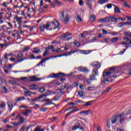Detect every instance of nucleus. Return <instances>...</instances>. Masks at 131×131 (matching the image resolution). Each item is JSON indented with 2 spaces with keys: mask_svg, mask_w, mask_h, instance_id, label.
Wrapping results in <instances>:
<instances>
[{
  "mask_svg": "<svg viewBox=\"0 0 131 131\" xmlns=\"http://www.w3.org/2000/svg\"><path fill=\"white\" fill-rule=\"evenodd\" d=\"M40 111L41 112H46V111H48V108L46 107L41 108L40 109Z\"/></svg>",
  "mask_w": 131,
  "mask_h": 131,
  "instance_id": "nucleus-53",
  "label": "nucleus"
},
{
  "mask_svg": "<svg viewBox=\"0 0 131 131\" xmlns=\"http://www.w3.org/2000/svg\"><path fill=\"white\" fill-rule=\"evenodd\" d=\"M96 20V16L95 15H92L90 18V21L91 22H94Z\"/></svg>",
  "mask_w": 131,
  "mask_h": 131,
  "instance_id": "nucleus-31",
  "label": "nucleus"
},
{
  "mask_svg": "<svg viewBox=\"0 0 131 131\" xmlns=\"http://www.w3.org/2000/svg\"><path fill=\"white\" fill-rule=\"evenodd\" d=\"M8 46H9V45H8V43H6V44H1V43H0V47H1V48L2 49H4V47H8Z\"/></svg>",
  "mask_w": 131,
  "mask_h": 131,
  "instance_id": "nucleus-54",
  "label": "nucleus"
},
{
  "mask_svg": "<svg viewBox=\"0 0 131 131\" xmlns=\"http://www.w3.org/2000/svg\"><path fill=\"white\" fill-rule=\"evenodd\" d=\"M108 22H115V23H117V18L113 17V16H109L108 17Z\"/></svg>",
  "mask_w": 131,
  "mask_h": 131,
  "instance_id": "nucleus-10",
  "label": "nucleus"
},
{
  "mask_svg": "<svg viewBox=\"0 0 131 131\" xmlns=\"http://www.w3.org/2000/svg\"><path fill=\"white\" fill-rule=\"evenodd\" d=\"M23 100H25V97H17L15 99V101H16V102H20V101H22Z\"/></svg>",
  "mask_w": 131,
  "mask_h": 131,
  "instance_id": "nucleus-29",
  "label": "nucleus"
},
{
  "mask_svg": "<svg viewBox=\"0 0 131 131\" xmlns=\"http://www.w3.org/2000/svg\"><path fill=\"white\" fill-rule=\"evenodd\" d=\"M46 89L45 88H41L39 90V92H40V93H44Z\"/></svg>",
  "mask_w": 131,
  "mask_h": 131,
  "instance_id": "nucleus-49",
  "label": "nucleus"
},
{
  "mask_svg": "<svg viewBox=\"0 0 131 131\" xmlns=\"http://www.w3.org/2000/svg\"><path fill=\"white\" fill-rule=\"evenodd\" d=\"M16 118H19V123H22L24 122V118L23 117H21V115H18L17 117Z\"/></svg>",
  "mask_w": 131,
  "mask_h": 131,
  "instance_id": "nucleus-25",
  "label": "nucleus"
},
{
  "mask_svg": "<svg viewBox=\"0 0 131 131\" xmlns=\"http://www.w3.org/2000/svg\"><path fill=\"white\" fill-rule=\"evenodd\" d=\"M115 69H116V67H113L108 68V70H109V71H115Z\"/></svg>",
  "mask_w": 131,
  "mask_h": 131,
  "instance_id": "nucleus-47",
  "label": "nucleus"
},
{
  "mask_svg": "<svg viewBox=\"0 0 131 131\" xmlns=\"http://www.w3.org/2000/svg\"><path fill=\"white\" fill-rule=\"evenodd\" d=\"M77 111H79V109L77 108L76 110H73V111H71V112L67 113L65 116V118H67L70 114H71L72 113H74V112H77Z\"/></svg>",
  "mask_w": 131,
  "mask_h": 131,
  "instance_id": "nucleus-18",
  "label": "nucleus"
},
{
  "mask_svg": "<svg viewBox=\"0 0 131 131\" xmlns=\"http://www.w3.org/2000/svg\"><path fill=\"white\" fill-rule=\"evenodd\" d=\"M65 76V73H58L57 74L51 73L49 75V78H60L61 77H64Z\"/></svg>",
  "mask_w": 131,
  "mask_h": 131,
  "instance_id": "nucleus-2",
  "label": "nucleus"
},
{
  "mask_svg": "<svg viewBox=\"0 0 131 131\" xmlns=\"http://www.w3.org/2000/svg\"><path fill=\"white\" fill-rule=\"evenodd\" d=\"M76 19L78 22H81L82 21L81 20V17H80V15H77Z\"/></svg>",
  "mask_w": 131,
  "mask_h": 131,
  "instance_id": "nucleus-36",
  "label": "nucleus"
},
{
  "mask_svg": "<svg viewBox=\"0 0 131 131\" xmlns=\"http://www.w3.org/2000/svg\"><path fill=\"white\" fill-rule=\"evenodd\" d=\"M20 79L21 80H26V81H28V78L27 77H21Z\"/></svg>",
  "mask_w": 131,
  "mask_h": 131,
  "instance_id": "nucleus-59",
  "label": "nucleus"
},
{
  "mask_svg": "<svg viewBox=\"0 0 131 131\" xmlns=\"http://www.w3.org/2000/svg\"><path fill=\"white\" fill-rule=\"evenodd\" d=\"M30 90H36V85L35 84H33L30 86Z\"/></svg>",
  "mask_w": 131,
  "mask_h": 131,
  "instance_id": "nucleus-40",
  "label": "nucleus"
},
{
  "mask_svg": "<svg viewBox=\"0 0 131 131\" xmlns=\"http://www.w3.org/2000/svg\"><path fill=\"white\" fill-rule=\"evenodd\" d=\"M71 35V33H64L62 36L61 38H63L64 39H66V38H68V37H69Z\"/></svg>",
  "mask_w": 131,
  "mask_h": 131,
  "instance_id": "nucleus-21",
  "label": "nucleus"
},
{
  "mask_svg": "<svg viewBox=\"0 0 131 131\" xmlns=\"http://www.w3.org/2000/svg\"><path fill=\"white\" fill-rule=\"evenodd\" d=\"M77 69L78 71H80V72H84V73H89V72L90 71V70L85 67H78Z\"/></svg>",
  "mask_w": 131,
  "mask_h": 131,
  "instance_id": "nucleus-5",
  "label": "nucleus"
},
{
  "mask_svg": "<svg viewBox=\"0 0 131 131\" xmlns=\"http://www.w3.org/2000/svg\"><path fill=\"white\" fill-rule=\"evenodd\" d=\"M2 92H3V93H8V89L6 87H3L2 89Z\"/></svg>",
  "mask_w": 131,
  "mask_h": 131,
  "instance_id": "nucleus-45",
  "label": "nucleus"
},
{
  "mask_svg": "<svg viewBox=\"0 0 131 131\" xmlns=\"http://www.w3.org/2000/svg\"><path fill=\"white\" fill-rule=\"evenodd\" d=\"M54 3H56L58 5V6H62V3H61V2L58 0L54 1Z\"/></svg>",
  "mask_w": 131,
  "mask_h": 131,
  "instance_id": "nucleus-44",
  "label": "nucleus"
},
{
  "mask_svg": "<svg viewBox=\"0 0 131 131\" xmlns=\"http://www.w3.org/2000/svg\"><path fill=\"white\" fill-rule=\"evenodd\" d=\"M118 40V37H113L112 40L111 41H112V42H115L116 41H117Z\"/></svg>",
  "mask_w": 131,
  "mask_h": 131,
  "instance_id": "nucleus-46",
  "label": "nucleus"
},
{
  "mask_svg": "<svg viewBox=\"0 0 131 131\" xmlns=\"http://www.w3.org/2000/svg\"><path fill=\"white\" fill-rule=\"evenodd\" d=\"M100 1L98 2V4H101V5L103 4H105V3H107L108 2L107 0H99Z\"/></svg>",
  "mask_w": 131,
  "mask_h": 131,
  "instance_id": "nucleus-38",
  "label": "nucleus"
},
{
  "mask_svg": "<svg viewBox=\"0 0 131 131\" xmlns=\"http://www.w3.org/2000/svg\"><path fill=\"white\" fill-rule=\"evenodd\" d=\"M48 60V58H46L45 59H42L38 64V66H39L40 65H42L45 62H46V60Z\"/></svg>",
  "mask_w": 131,
  "mask_h": 131,
  "instance_id": "nucleus-41",
  "label": "nucleus"
},
{
  "mask_svg": "<svg viewBox=\"0 0 131 131\" xmlns=\"http://www.w3.org/2000/svg\"><path fill=\"white\" fill-rule=\"evenodd\" d=\"M60 98H61V96H59V95H56L53 97V100L56 101H59Z\"/></svg>",
  "mask_w": 131,
  "mask_h": 131,
  "instance_id": "nucleus-30",
  "label": "nucleus"
},
{
  "mask_svg": "<svg viewBox=\"0 0 131 131\" xmlns=\"http://www.w3.org/2000/svg\"><path fill=\"white\" fill-rule=\"evenodd\" d=\"M89 113L93 114V112H92L91 110H89L88 111H83L79 113V114H83L85 116L89 115Z\"/></svg>",
  "mask_w": 131,
  "mask_h": 131,
  "instance_id": "nucleus-9",
  "label": "nucleus"
},
{
  "mask_svg": "<svg viewBox=\"0 0 131 131\" xmlns=\"http://www.w3.org/2000/svg\"><path fill=\"white\" fill-rule=\"evenodd\" d=\"M86 4L91 10H92V9H93V6L92 5V2H86Z\"/></svg>",
  "mask_w": 131,
  "mask_h": 131,
  "instance_id": "nucleus-32",
  "label": "nucleus"
},
{
  "mask_svg": "<svg viewBox=\"0 0 131 131\" xmlns=\"http://www.w3.org/2000/svg\"><path fill=\"white\" fill-rule=\"evenodd\" d=\"M78 128H80L81 130L84 131L83 127L81 126V121H80L77 122L75 124V125L73 126L72 130H76V129H78Z\"/></svg>",
  "mask_w": 131,
  "mask_h": 131,
  "instance_id": "nucleus-3",
  "label": "nucleus"
},
{
  "mask_svg": "<svg viewBox=\"0 0 131 131\" xmlns=\"http://www.w3.org/2000/svg\"><path fill=\"white\" fill-rule=\"evenodd\" d=\"M93 101H90L86 102V104H84V107H89V106H92L93 105Z\"/></svg>",
  "mask_w": 131,
  "mask_h": 131,
  "instance_id": "nucleus-26",
  "label": "nucleus"
},
{
  "mask_svg": "<svg viewBox=\"0 0 131 131\" xmlns=\"http://www.w3.org/2000/svg\"><path fill=\"white\" fill-rule=\"evenodd\" d=\"M73 43L75 45V46H77V47H79V43H78V42H77V41H74L73 42Z\"/></svg>",
  "mask_w": 131,
  "mask_h": 131,
  "instance_id": "nucleus-63",
  "label": "nucleus"
},
{
  "mask_svg": "<svg viewBox=\"0 0 131 131\" xmlns=\"http://www.w3.org/2000/svg\"><path fill=\"white\" fill-rule=\"evenodd\" d=\"M15 19L17 21L18 24L19 26H21V21H22V17H19L17 16H15Z\"/></svg>",
  "mask_w": 131,
  "mask_h": 131,
  "instance_id": "nucleus-22",
  "label": "nucleus"
},
{
  "mask_svg": "<svg viewBox=\"0 0 131 131\" xmlns=\"http://www.w3.org/2000/svg\"><path fill=\"white\" fill-rule=\"evenodd\" d=\"M102 33H103V34H108V31H106V30L103 29Z\"/></svg>",
  "mask_w": 131,
  "mask_h": 131,
  "instance_id": "nucleus-64",
  "label": "nucleus"
},
{
  "mask_svg": "<svg viewBox=\"0 0 131 131\" xmlns=\"http://www.w3.org/2000/svg\"><path fill=\"white\" fill-rule=\"evenodd\" d=\"M60 20H62L64 18V11H62L60 12Z\"/></svg>",
  "mask_w": 131,
  "mask_h": 131,
  "instance_id": "nucleus-37",
  "label": "nucleus"
},
{
  "mask_svg": "<svg viewBox=\"0 0 131 131\" xmlns=\"http://www.w3.org/2000/svg\"><path fill=\"white\" fill-rule=\"evenodd\" d=\"M32 95V92L30 91L25 92V96H31Z\"/></svg>",
  "mask_w": 131,
  "mask_h": 131,
  "instance_id": "nucleus-33",
  "label": "nucleus"
},
{
  "mask_svg": "<svg viewBox=\"0 0 131 131\" xmlns=\"http://www.w3.org/2000/svg\"><path fill=\"white\" fill-rule=\"evenodd\" d=\"M29 50H30V47L26 46L24 48V50H23V52H26L27 51H29Z\"/></svg>",
  "mask_w": 131,
  "mask_h": 131,
  "instance_id": "nucleus-39",
  "label": "nucleus"
},
{
  "mask_svg": "<svg viewBox=\"0 0 131 131\" xmlns=\"http://www.w3.org/2000/svg\"><path fill=\"white\" fill-rule=\"evenodd\" d=\"M16 60L17 62H22V61H24V58L22 57V55L18 54L16 58Z\"/></svg>",
  "mask_w": 131,
  "mask_h": 131,
  "instance_id": "nucleus-11",
  "label": "nucleus"
},
{
  "mask_svg": "<svg viewBox=\"0 0 131 131\" xmlns=\"http://www.w3.org/2000/svg\"><path fill=\"white\" fill-rule=\"evenodd\" d=\"M78 52V50L76 49L75 50H73L71 51H69L66 53H64L63 54V56H70V55H72V54H74L75 53H77Z\"/></svg>",
  "mask_w": 131,
  "mask_h": 131,
  "instance_id": "nucleus-7",
  "label": "nucleus"
},
{
  "mask_svg": "<svg viewBox=\"0 0 131 131\" xmlns=\"http://www.w3.org/2000/svg\"><path fill=\"white\" fill-rule=\"evenodd\" d=\"M122 116H123V115H120L119 116L120 123H122V122H123V117Z\"/></svg>",
  "mask_w": 131,
  "mask_h": 131,
  "instance_id": "nucleus-43",
  "label": "nucleus"
},
{
  "mask_svg": "<svg viewBox=\"0 0 131 131\" xmlns=\"http://www.w3.org/2000/svg\"><path fill=\"white\" fill-rule=\"evenodd\" d=\"M49 49L51 50V52H56V49H55V47L53 46H49Z\"/></svg>",
  "mask_w": 131,
  "mask_h": 131,
  "instance_id": "nucleus-35",
  "label": "nucleus"
},
{
  "mask_svg": "<svg viewBox=\"0 0 131 131\" xmlns=\"http://www.w3.org/2000/svg\"><path fill=\"white\" fill-rule=\"evenodd\" d=\"M92 74L93 75H95V76H97V75H98L99 73L98 72V69H93L92 71Z\"/></svg>",
  "mask_w": 131,
  "mask_h": 131,
  "instance_id": "nucleus-27",
  "label": "nucleus"
},
{
  "mask_svg": "<svg viewBox=\"0 0 131 131\" xmlns=\"http://www.w3.org/2000/svg\"><path fill=\"white\" fill-rule=\"evenodd\" d=\"M98 22H99V23H105L106 22H108V17L99 19Z\"/></svg>",
  "mask_w": 131,
  "mask_h": 131,
  "instance_id": "nucleus-16",
  "label": "nucleus"
},
{
  "mask_svg": "<svg viewBox=\"0 0 131 131\" xmlns=\"http://www.w3.org/2000/svg\"><path fill=\"white\" fill-rule=\"evenodd\" d=\"M9 83H11V84H13L14 85H15V84H17V82L14 80H9Z\"/></svg>",
  "mask_w": 131,
  "mask_h": 131,
  "instance_id": "nucleus-42",
  "label": "nucleus"
},
{
  "mask_svg": "<svg viewBox=\"0 0 131 131\" xmlns=\"http://www.w3.org/2000/svg\"><path fill=\"white\" fill-rule=\"evenodd\" d=\"M34 131H43V130H41L39 126H37Z\"/></svg>",
  "mask_w": 131,
  "mask_h": 131,
  "instance_id": "nucleus-60",
  "label": "nucleus"
},
{
  "mask_svg": "<svg viewBox=\"0 0 131 131\" xmlns=\"http://www.w3.org/2000/svg\"><path fill=\"white\" fill-rule=\"evenodd\" d=\"M11 124H13L15 126H17V125H19L20 123L14 122H11Z\"/></svg>",
  "mask_w": 131,
  "mask_h": 131,
  "instance_id": "nucleus-50",
  "label": "nucleus"
},
{
  "mask_svg": "<svg viewBox=\"0 0 131 131\" xmlns=\"http://www.w3.org/2000/svg\"><path fill=\"white\" fill-rule=\"evenodd\" d=\"M29 81L35 82V81H39L41 80V78H37L35 76H30L29 78Z\"/></svg>",
  "mask_w": 131,
  "mask_h": 131,
  "instance_id": "nucleus-6",
  "label": "nucleus"
},
{
  "mask_svg": "<svg viewBox=\"0 0 131 131\" xmlns=\"http://www.w3.org/2000/svg\"><path fill=\"white\" fill-rule=\"evenodd\" d=\"M113 74V72H103L102 77H103V83H106V81L107 82H109V80H110L111 78H112V77H114L116 78V76H115V75H112Z\"/></svg>",
  "mask_w": 131,
  "mask_h": 131,
  "instance_id": "nucleus-1",
  "label": "nucleus"
},
{
  "mask_svg": "<svg viewBox=\"0 0 131 131\" xmlns=\"http://www.w3.org/2000/svg\"><path fill=\"white\" fill-rule=\"evenodd\" d=\"M53 99H43V101H45L46 102H47L48 103H46V105H49V104H52V105H56V104L55 103H54V102H52L51 101H52V100Z\"/></svg>",
  "mask_w": 131,
  "mask_h": 131,
  "instance_id": "nucleus-14",
  "label": "nucleus"
},
{
  "mask_svg": "<svg viewBox=\"0 0 131 131\" xmlns=\"http://www.w3.org/2000/svg\"><path fill=\"white\" fill-rule=\"evenodd\" d=\"M124 34H125V35H126V36H129L130 37H131V33L130 32H124Z\"/></svg>",
  "mask_w": 131,
  "mask_h": 131,
  "instance_id": "nucleus-48",
  "label": "nucleus"
},
{
  "mask_svg": "<svg viewBox=\"0 0 131 131\" xmlns=\"http://www.w3.org/2000/svg\"><path fill=\"white\" fill-rule=\"evenodd\" d=\"M96 79V76L95 75H91L90 76V79L91 80H95V79Z\"/></svg>",
  "mask_w": 131,
  "mask_h": 131,
  "instance_id": "nucleus-57",
  "label": "nucleus"
},
{
  "mask_svg": "<svg viewBox=\"0 0 131 131\" xmlns=\"http://www.w3.org/2000/svg\"><path fill=\"white\" fill-rule=\"evenodd\" d=\"M25 127H26V125H24L21 127V128L20 129L19 131H24V130H25Z\"/></svg>",
  "mask_w": 131,
  "mask_h": 131,
  "instance_id": "nucleus-62",
  "label": "nucleus"
},
{
  "mask_svg": "<svg viewBox=\"0 0 131 131\" xmlns=\"http://www.w3.org/2000/svg\"><path fill=\"white\" fill-rule=\"evenodd\" d=\"M123 25H125V23H120L119 24V27H123Z\"/></svg>",
  "mask_w": 131,
  "mask_h": 131,
  "instance_id": "nucleus-58",
  "label": "nucleus"
},
{
  "mask_svg": "<svg viewBox=\"0 0 131 131\" xmlns=\"http://www.w3.org/2000/svg\"><path fill=\"white\" fill-rule=\"evenodd\" d=\"M7 105L10 109V110H12L13 109V103L11 101H8L7 102Z\"/></svg>",
  "mask_w": 131,
  "mask_h": 131,
  "instance_id": "nucleus-24",
  "label": "nucleus"
},
{
  "mask_svg": "<svg viewBox=\"0 0 131 131\" xmlns=\"http://www.w3.org/2000/svg\"><path fill=\"white\" fill-rule=\"evenodd\" d=\"M53 25H54L55 27L53 28V29H56V28H59L60 25L59 24V22L57 21L56 20L54 19L53 21Z\"/></svg>",
  "mask_w": 131,
  "mask_h": 131,
  "instance_id": "nucleus-12",
  "label": "nucleus"
},
{
  "mask_svg": "<svg viewBox=\"0 0 131 131\" xmlns=\"http://www.w3.org/2000/svg\"><path fill=\"white\" fill-rule=\"evenodd\" d=\"M113 6H115V9H114L115 13H116L117 14H120V13H121V11H120V9H119L118 7L114 5H113Z\"/></svg>",
  "mask_w": 131,
  "mask_h": 131,
  "instance_id": "nucleus-20",
  "label": "nucleus"
},
{
  "mask_svg": "<svg viewBox=\"0 0 131 131\" xmlns=\"http://www.w3.org/2000/svg\"><path fill=\"white\" fill-rule=\"evenodd\" d=\"M73 88V85H70V84L68 83L64 85L62 90H65V89H66L67 90H70L71 89H72Z\"/></svg>",
  "mask_w": 131,
  "mask_h": 131,
  "instance_id": "nucleus-17",
  "label": "nucleus"
},
{
  "mask_svg": "<svg viewBox=\"0 0 131 131\" xmlns=\"http://www.w3.org/2000/svg\"><path fill=\"white\" fill-rule=\"evenodd\" d=\"M7 15H8V17H7V19H9L11 17H12V12H7Z\"/></svg>",
  "mask_w": 131,
  "mask_h": 131,
  "instance_id": "nucleus-52",
  "label": "nucleus"
},
{
  "mask_svg": "<svg viewBox=\"0 0 131 131\" xmlns=\"http://www.w3.org/2000/svg\"><path fill=\"white\" fill-rule=\"evenodd\" d=\"M88 91H93V94H97V88L93 86H89L88 88Z\"/></svg>",
  "mask_w": 131,
  "mask_h": 131,
  "instance_id": "nucleus-13",
  "label": "nucleus"
},
{
  "mask_svg": "<svg viewBox=\"0 0 131 131\" xmlns=\"http://www.w3.org/2000/svg\"><path fill=\"white\" fill-rule=\"evenodd\" d=\"M21 113L23 114V115L28 116L29 113H31V111H30V110L26 109V110L24 111Z\"/></svg>",
  "mask_w": 131,
  "mask_h": 131,
  "instance_id": "nucleus-15",
  "label": "nucleus"
},
{
  "mask_svg": "<svg viewBox=\"0 0 131 131\" xmlns=\"http://www.w3.org/2000/svg\"><path fill=\"white\" fill-rule=\"evenodd\" d=\"M93 67H96V69H99L101 67V63L98 61H94L91 64Z\"/></svg>",
  "mask_w": 131,
  "mask_h": 131,
  "instance_id": "nucleus-8",
  "label": "nucleus"
},
{
  "mask_svg": "<svg viewBox=\"0 0 131 131\" xmlns=\"http://www.w3.org/2000/svg\"><path fill=\"white\" fill-rule=\"evenodd\" d=\"M55 52L56 53H61L62 50L60 48H58L55 50Z\"/></svg>",
  "mask_w": 131,
  "mask_h": 131,
  "instance_id": "nucleus-61",
  "label": "nucleus"
},
{
  "mask_svg": "<svg viewBox=\"0 0 131 131\" xmlns=\"http://www.w3.org/2000/svg\"><path fill=\"white\" fill-rule=\"evenodd\" d=\"M80 52H81V54H84L85 55H88V54H91V53H92V51H90V50H87V51L81 50Z\"/></svg>",
  "mask_w": 131,
  "mask_h": 131,
  "instance_id": "nucleus-28",
  "label": "nucleus"
},
{
  "mask_svg": "<svg viewBox=\"0 0 131 131\" xmlns=\"http://www.w3.org/2000/svg\"><path fill=\"white\" fill-rule=\"evenodd\" d=\"M5 82V79L3 78H1L0 79V85H3V83Z\"/></svg>",
  "mask_w": 131,
  "mask_h": 131,
  "instance_id": "nucleus-55",
  "label": "nucleus"
},
{
  "mask_svg": "<svg viewBox=\"0 0 131 131\" xmlns=\"http://www.w3.org/2000/svg\"><path fill=\"white\" fill-rule=\"evenodd\" d=\"M112 88L111 86H108L106 89V90L104 91V93H108L110 90H111Z\"/></svg>",
  "mask_w": 131,
  "mask_h": 131,
  "instance_id": "nucleus-51",
  "label": "nucleus"
},
{
  "mask_svg": "<svg viewBox=\"0 0 131 131\" xmlns=\"http://www.w3.org/2000/svg\"><path fill=\"white\" fill-rule=\"evenodd\" d=\"M107 125L110 128V126H111V122H110V120H107Z\"/></svg>",
  "mask_w": 131,
  "mask_h": 131,
  "instance_id": "nucleus-56",
  "label": "nucleus"
},
{
  "mask_svg": "<svg viewBox=\"0 0 131 131\" xmlns=\"http://www.w3.org/2000/svg\"><path fill=\"white\" fill-rule=\"evenodd\" d=\"M51 24L47 23L46 25L41 24L40 25V29L41 31H45V29H49V28L50 27Z\"/></svg>",
  "mask_w": 131,
  "mask_h": 131,
  "instance_id": "nucleus-4",
  "label": "nucleus"
},
{
  "mask_svg": "<svg viewBox=\"0 0 131 131\" xmlns=\"http://www.w3.org/2000/svg\"><path fill=\"white\" fill-rule=\"evenodd\" d=\"M69 19H70V17H69V15H67L64 18V19H62V22L63 23H64L65 24H66V23H67V22H68L69 21Z\"/></svg>",
  "mask_w": 131,
  "mask_h": 131,
  "instance_id": "nucleus-23",
  "label": "nucleus"
},
{
  "mask_svg": "<svg viewBox=\"0 0 131 131\" xmlns=\"http://www.w3.org/2000/svg\"><path fill=\"white\" fill-rule=\"evenodd\" d=\"M112 123H113V124H115L116 122H117V116L115 115L112 117Z\"/></svg>",
  "mask_w": 131,
  "mask_h": 131,
  "instance_id": "nucleus-19",
  "label": "nucleus"
},
{
  "mask_svg": "<svg viewBox=\"0 0 131 131\" xmlns=\"http://www.w3.org/2000/svg\"><path fill=\"white\" fill-rule=\"evenodd\" d=\"M124 7H126V8H130V5L127 3L126 1L124 2Z\"/></svg>",
  "mask_w": 131,
  "mask_h": 131,
  "instance_id": "nucleus-34",
  "label": "nucleus"
}]
</instances>
